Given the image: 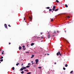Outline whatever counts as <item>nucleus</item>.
Listing matches in <instances>:
<instances>
[{"mask_svg":"<svg viewBox=\"0 0 74 74\" xmlns=\"http://www.w3.org/2000/svg\"><path fill=\"white\" fill-rule=\"evenodd\" d=\"M35 62H36V63H32V65L33 64H38V59L36 60Z\"/></svg>","mask_w":74,"mask_h":74,"instance_id":"f257e3e1","label":"nucleus"},{"mask_svg":"<svg viewBox=\"0 0 74 74\" xmlns=\"http://www.w3.org/2000/svg\"><path fill=\"white\" fill-rule=\"evenodd\" d=\"M28 20H29L30 21H32V19L31 18V17L30 16H29L28 18Z\"/></svg>","mask_w":74,"mask_h":74,"instance_id":"f03ea898","label":"nucleus"},{"mask_svg":"<svg viewBox=\"0 0 74 74\" xmlns=\"http://www.w3.org/2000/svg\"><path fill=\"white\" fill-rule=\"evenodd\" d=\"M4 26L5 27V28H6V29H8L7 25H6V24H5Z\"/></svg>","mask_w":74,"mask_h":74,"instance_id":"7ed1b4c3","label":"nucleus"},{"mask_svg":"<svg viewBox=\"0 0 74 74\" xmlns=\"http://www.w3.org/2000/svg\"><path fill=\"white\" fill-rule=\"evenodd\" d=\"M34 57V55H32V57H31V58H32Z\"/></svg>","mask_w":74,"mask_h":74,"instance_id":"20e7f679","label":"nucleus"},{"mask_svg":"<svg viewBox=\"0 0 74 74\" xmlns=\"http://www.w3.org/2000/svg\"><path fill=\"white\" fill-rule=\"evenodd\" d=\"M51 37L50 35L49 34H48V35L47 37L49 39L50 38V37Z\"/></svg>","mask_w":74,"mask_h":74,"instance_id":"39448f33","label":"nucleus"},{"mask_svg":"<svg viewBox=\"0 0 74 74\" xmlns=\"http://www.w3.org/2000/svg\"><path fill=\"white\" fill-rule=\"evenodd\" d=\"M34 45V43H32L31 44V46H33Z\"/></svg>","mask_w":74,"mask_h":74,"instance_id":"423d86ee","label":"nucleus"},{"mask_svg":"<svg viewBox=\"0 0 74 74\" xmlns=\"http://www.w3.org/2000/svg\"><path fill=\"white\" fill-rule=\"evenodd\" d=\"M23 68H21L20 69V71H23Z\"/></svg>","mask_w":74,"mask_h":74,"instance_id":"0eeeda50","label":"nucleus"},{"mask_svg":"<svg viewBox=\"0 0 74 74\" xmlns=\"http://www.w3.org/2000/svg\"><path fill=\"white\" fill-rule=\"evenodd\" d=\"M58 10V8L56 9L55 10V12H56Z\"/></svg>","mask_w":74,"mask_h":74,"instance_id":"6e6552de","label":"nucleus"},{"mask_svg":"<svg viewBox=\"0 0 74 74\" xmlns=\"http://www.w3.org/2000/svg\"><path fill=\"white\" fill-rule=\"evenodd\" d=\"M68 66V65L67 64H65V67H67Z\"/></svg>","mask_w":74,"mask_h":74,"instance_id":"1a4fd4ad","label":"nucleus"},{"mask_svg":"<svg viewBox=\"0 0 74 74\" xmlns=\"http://www.w3.org/2000/svg\"><path fill=\"white\" fill-rule=\"evenodd\" d=\"M57 56H58V55H59V51H58V52L57 53Z\"/></svg>","mask_w":74,"mask_h":74,"instance_id":"9d476101","label":"nucleus"},{"mask_svg":"<svg viewBox=\"0 0 74 74\" xmlns=\"http://www.w3.org/2000/svg\"><path fill=\"white\" fill-rule=\"evenodd\" d=\"M19 50L21 49V47H19Z\"/></svg>","mask_w":74,"mask_h":74,"instance_id":"9b49d317","label":"nucleus"},{"mask_svg":"<svg viewBox=\"0 0 74 74\" xmlns=\"http://www.w3.org/2000/svg\"><path fill=\"white\" fill-rule=\"evenodd\" d=\"M56 1V2L57 3H59V1H58V0H57Z\"/></svg>","mask_w":74,"mask_h":74,"instance_id":"f8f14e48","label":"nucleus"},{"mask_svg":"<svg viewBox=\"0 0 74 74\" xmlns=\"http://www.w3.org/2000/svg\"><path fill=\"white\" fill-rule=\"evenodd\" d=\"M26 67H23V69H26Z\"/></svg>","mask_w":74,"mask_h":74,"instance_id":"ddd939ff","label":"nucleus"},{"mask_svg":"<svg viewBox=\"0 0 74 74\" xmlns=\"http://www.w3.org/2000/svg\"><path fill=\"white\" fill-rule=\"evenodd\" d=\"M59 55H60V56H61V54L60 53V51H59Z\"/></svg>","mask_w":74,"mask_h":74,"instance_id":"4468645a","label":"nucleus"},{"mask_svg":"<svg viewBox=\"0 0 74 74\" xmlns=\"http://www.w3.org/2000/svg\"><path fill=\"white\" fill-rule=\"evenodd\" d=\"M51 11H52V10L51 9H49V12Z\"/></svg>","mask_w":74,"mask_h":74,"instance_id":"2eb2a0df","label":"nucleus"},{"mask_svg":"<svg viewBox=\"0 0 74 74\" xmlns=\"http://www.w3.org/2000/svg\"><path fill=\"white\" fill-rule=\"evenodd\" d=\"M27 74H31V72H28Z\"/></svg>","mask_w":74,"mask_h":74,"instance_id":"dca6fc26","label":"nucleus"},{"mask_svg":"<svg viewBox=\"0 0 74 74\" xmlns=\"http://www.w3.org/2000/svg\"><path fill=\"white\" fill-rule=\"evenodd\" d=\"M66 7L67 8L68 7V6H67V5L66 4L65 5Z\"/></svg>","mask_w":74,"mask_h":74,"instance_id":"f3484780","label":"nucleus"},{"mask_svg":"<svg viewBox=\"0 0 74 74\" xmlns=\"http://www.w3.org/2000/svg\"><path fill=\"white\" fill-rule=\"evenodd\" d=\"M19 63H18L16 64V66H18V65H19Z\"/></svg>","mask_w":74,"mask_h":74,"instance_id":"a211bd4d","label":"nucleus"},{"mask_svg":"<svg viewBox=\"0 0 74 74\" xmlns=\"http://www.w3.org/2000/svg\"><path fill=\"white\" fill-rule=\"evenodd\" d=\"M21 74H23V73H24V72H23V71H22L21 72Z\"/></svg>","mask_w":74,"mask_h":74,"instance_id":"6ab92c4d","label":"nucleus"},{"mask_svg":"<svg viewBox=\"0 0 74 74\" xmlns=\"http://www.w3.org/2000/svg\"><path fill=\"white\" fill-rule=\"evenodd\" d=\"M12 69L13 70H14V67H13L12 68Z\"/></svg>","mask_w":74,"mask_h":74,"instance_id":"aec40b11","label":"nucleus"},{"mask_svg":"<svg viewBox=\"0 0 74 74\" xmlns=\"http://www.w3.org/2000/svg\"><path fill=\"white\" fill-rule=\"evenodd\" d=\"M28 65L29 66H31V64L30 63H29Z\"/></svg>","mask_w":74,"mask_h":74,"instance_id":"412c9836","label":"nucleus"},{"mask_svg":"<svg viewBox=\"0 0 74 74\" xmlns=\"http://www.w3.org/2000/svg\"><path fill=\"white\" fill-rule=\"evenodd\" d=\"M53 9H56V6H53Z\"/></svg>","mask_w":74,"mask_h":74,"instance_id":"4be33fe9","label":"nucleus"},{"mask_svg":"<svg viewBox=\"0 0 74 74\" xmlns=\"http://www.w3.org/2000/svg\"><path fill=\"white\" fill-rule=\"evenodd\" d=\"M3 59H1V60H0V62H3Z\"/></svg>","mask_w":74,"mask_h":74,"instance_id":"5701e85b","label":"nucleus"},{"mask_svg":"<svg viewBox=\"0 0 74 74\" xmlns=\"http://www.w3.org/2000/svg\"><path fill=\"white\" fill-rule=\"evenodd\" d=\"M50 8L49 7H47L46 8L47 9H49Z\"/></svg>","mask_w":74,"mask_h":74,"instance_id":"b1692460","label":"nucleus"},{"mask_svg":"<svg viewBox=\"0 0 74 74\" xmlns=\"http://www.w3.org/2000/svg\"><path fill=\"white\" fill-rule=\"evenodd\" d=\"M26 67H27V68H29V66H26Z\"/></svg>","mask_w":74,"mask_h":74,"instance_id":"393cba45","label":"nucleus"},{"mask_svg":"<svg viewBox=\"0 0 74 74\" xmlns=\"http://www.w3.org/2000/svg\"><path fill=\"white\" fill-rule=\"evenodd\" d=\"M55 10V8H53L52 9V10L53 11H54Z\"/></svg>","mask_w":74,"mask_h":74,"instance_id":"a878e982","label":"nucleus"},{"mask_svg":"<svg viewBox=\"0 0 74 74\" xmlns=\"http://www.w3.org/2000/svg\"><path fill=\"white\" fill-rule=\"evenodd\" d=\"M22 47L23 48H25V46H24V45Z\"/></svg>","mask_w":74,"mask_h":74,"instance_id":"bb28decb","label":"nucleus"},{"mask_svg":"<svg viewBox=\"0 0 74 74\" xmlns=\"http://www.w3.org/2000/svg\"><path fill=\"white\" fill-rule=\"evenodd\" d=\"M3 57L2 56L1 57L0 59H3Z\"/></svg>","mask_w":74,"mask_h":74,"instance_id":"cd10ccee","label":"nucleus"},{"mask_svg":"<svg viewBox=\"0 0 74 74\" xmlns=\"http://www.w3.org/2000/svg\"><path fill=\"white\" fill-rule=\"evenodd\" d=\"M63 69L64 70H65L66 69H65V68L64 67L63 68Z\"/></svg>","mask_w":74,"mask_h":74,"instance_id":"c85d7f7f","label":"nucleus"},{"mask_svg":"<svg viewBox=\"0 0 74 74\" xmlns=\"http://www.w3.org/2000/svg\"><path fill=\"white\" fill-rule=\"evenodd\" d=\"M8 27H11V26L10 25H8Z\"/></svg>","mask_w":74,"mask_h":74,"instance_id":"c756f323","label":"nucleus"},{"mask_svg":"<svg viewBox=\"0 0 74 74\" xmlns=\"http://www.w3.org/2000/svg\"><path fill=\"white\" fill-rule=\"evenodd\" d=\"M51 21H53V19H51Z\"/></svg>","mask_w":74,"mask_h":74,"instance_id":"7c9ffc66","label":"nucleus"},{"mask_svg":"<svg viewBox=\"0 0 74 74\" xmlns=\"http://www.w3.org/2000/svg\"><path fill=\"white\" fill-rule=\"evenodd\" d=\"M39 69H41L42 67H38Z\"/></svg>","mask_w":74,"mask_h":74,"instance_id":"2f4dec72","label":"nucleus"},{"mask_svg":"<svg viewBox=\"0 0 74 74\" xmlns=\"http://www.w3.org/2000/svg\"><path fill=\"white\" fill-rule=\"evenodd\" d=\"M73 71H71V72H70V73H73Z\"/></svg>","mask_w":74,"mask_h":74,"instance_id":"473e14b6","label":"nucleus"},{"mask_svg":"<svg viewBox=\"0 0 74 74\" xmlns=\"http://www.w3.org/2000/svg\"><path fill=\"white\" fill-rule=\"evenodd\" d=\"M27 69H25V71H27Z\"/></svg>","mask_w":74,"mask_h":74,"instance_id":"72a5a7b5","label":"nucleus"},{"mask_svg":"<svg viewBox=\"0 0 74 74\" xmlns=\"http://www.w3.org/2000/svg\"><path fill=\"white\" fill-rule=\"evenodd\" d=\"M67 18H70V17L69 16H68Z\"/></svg>","mask_w":74,"mask_h":74,"instance_id":"f704fd0d","label":"nucleus"},{"mask_svg":"<svg viewBox=\"0 0 74 74\" xmlns=\"http://www.w3.org/2000/svg\"><path fill=\"white\" fill-rule=\"evenodd\" d=\"M1 54H4V52H2V53H1Z\"/></svg>","mask_w":74,"mask_h":74,"instance_id":"c9c22d12","label":"nucleus"},{"mask_svg":"<svg viewBox=\"0 0 74 74\" xmlns=\"http://www.w3.org/2000/svg\"><path fill=\"white\" fill-rule=\"evenodd\" d=\"M25 17H24V20H25Z\"/></svg>","mask_w":74,"mask_h":74,"instance_id":"e433bc0d","label":"nucleus"},{"mask_svg":"<svg viewBox=\"0 0 74 74\" xmlns=\"http://www.w3.org/2000/svg\"><path fill=\"white\" fill-rule=\"evenodd\" d=\"M23 50H25V49L23 48Z\"/></svg>","mask_w":74,"mask_h":74,"instance_id":"4c0bfd02","label":"nucleus"},{"mask_svg":"<svg viewBox=\"0 0 74 74\" xmlns=\"http://www.w3.org/2000/svg\"><path fill=\"white\" fill-rule=\"evenodd\" d=\"M42 32H41L40 33V34L42 35Z\"/></svg>","mask_w":74,"mask_h":74,"instance_id":"58836bf2","label":"nucleus"},{"mask_svg":"<svg viewBox=\"0 0 74 74\" xmlns=\"http://www.w3.org/2000/svg\"><path fill=\"white\" fill-rule=\"evenodd\" d=\"M23 65V64H21V66H22Z\"/></svg>","mask_w":74,"mask_h":74,"instance_id":"ea45409f","label":"nucleus"},{"mask_svg":"<svg viewBox=\"0 0 74 74\" xmlns=\"http://www.w3.org/2000/svg\"><path fill=\"white\" fill-rule=\"evenodd\" d=\"M26 53H29V52H26Z\"/></svg>","mask_w":74,"mask_h":74,"instance_id":"a19ab883","label":"nucleus"},{"mask_svg":"<svg viewBox=\"0 0 74 74\" xmlns=\"http://www.w3.org/2000/svg\"><path fill=\"white\" fill-rule=\"evenodd\" d=\"M56 64V62H55L54 63V64Z\"/></svg>","mask_w":74,"mask_h":74,"instance_id":"79ce46f5","label":"nucleus"},{"mask_svg":"<svg viewBox=\"0 0 74 74\" xmlns=\"http://www.w3.org/2000/svg\"><path fill=\"white\" fill-rule=\"evenodd\" d=\"M11 43L9 42V45H10V44Z\"/></svg>","mask_w":74,"mask_h":74,"instance_id":"37998d69","label":"nucleus"},{"mask_svg":"<svg viewBox=\"0 0 74 74\" xmlns=\"http://www.w3.org/2000/svg\"><path fill=\"white\" fill-rule=\"evenodd\" d=\"M33 61H31V63H33Z\"/></svg>","mask_w":74,"mask_h":74,"instance_id":"c03bdc74","label":"nucleus"},{"mask_svg":"<svg viewBox=\"0 0 74 74\" xmlns=\"http://www.w3.org/2000/svg\"><path fill=\"white\" fill-rule=\"evenodd\" d=\"M64 32H66V31H65H65H64Z\"/></svg>","mask_w":74,"mask_h":74,"instance_id":"a18cd8bd","label":"nucleus"},{"mask_svg":"<svg viewBox=\"0 0 74 74\" xmlns=\"http://www.w3.org/2000/svg\"><path fill=\"white\" fill-rule=\"evenodd\" d=\"M47 55H48V56L49 55V54H47Z\"/></svg>","mask_w":74,"mask_h":74,"instance_id":"49530a36","label":"nucleus"},{"mask_svg":"<svg viewBox=\"0 0 74 74\" xmlns=\"http://www.w3.org/2000/svg\"><path fill=\"white\" fill-rule=\"evenodd\" d=\"M57 32H58V33H59V31H57Z\"/></svg>","mask_w":74,"mask_h":74,"instance_id":"de8ad7c7","label":"nucleus"},{"mask_svg":"<svg viewBox=\"0 0 74 74\" xmlns=\"http://www.w3.org/2000/svg\"><path fill=\"white\" fill-rule=\"evenodd\" d=\"M49 72H48L47 73H49Z\"/></svg>","mask_w":74,"mask_h":74,"instance_id":"09e8293b","label":"nucleus"},{"mask_svg":"<svg viewBox=\"0 0 74 74\" xmlns=\"http://www.w3.org/2000/svg\"><path fill=\"white\" fill-rule=\"evenodd\" d=\"M41 37L42 38V36H41Z\"/></svg>","mask_w":74,"mask_h":74,"instance_id":"8fccbe9b","label":"nucleus"},{"mask_svg":"<svg viewBox=\"0 0 74 74\" xmlns=\"http://www.w3.org/2000/svg\"><path fill=\"white\" fill-rule=\"evenodd\" d=\"M40 37H38V38H40Z\"/></svg>","mask_w":74,"mask_h":74,"instance_id":"3c124183","label":"nucleus"},{"mask_svg":"<svg viewBox=\"0 0 74 74\" xmlns=\"http://www.w3.org/2000/svg\"><path fill=\"white\" fill-rule=\"evenodd\" d=\"M34 67H35V65H34Z\"/></svg>","mask_w":74,"mask_h":74,"instance_id":"603ef678","label":"nucleus"},{"mask_svg":"<svg viewBox=\"0 0 74 74\" xmlns=\"http://www.w3.org/2000/svg\"><path fill=\"white\" fill-rule=\"evenodd\" d=\"M2 51L3 52H4V51Z\"/></svg>","mask_w":74,"mask_h":74,"instance_id":"864d4df0","label":"nucleus"},{"mask_svg":"<svg viewBox=\"0 0 74 74\" xmlns=\"http://www.w3.org/2000/svg\"><path fill=\"white\" fill-rule=\"evenodd\" d=\"M54 33H56V32H55H55H54Z\"/></svg>","mask_w":74,"mask_h":74,"instance_id":"5fc2aeb1","label":"nucleus"},{"mask_svg":"<svg viewBox=\"0 0 74 74\" xmlns=\"http://www.w3.org/2000/svg\"><path fill=\"white\" fill-rule=\"evenodd\" d=\"M53 12V11H52V12Z\"/></svg>","mask_w":74,"mask_h":74,"instance_id":"6e6d98bb","label":"nucleus"},{"mask_svg":"<svg viewBox=\"0 0 74 74\" xmlns=\"http://www.w3.org/2000/svg\"><path fill=\"white\" fill-rule=\"evenodd\" d=\"M42 40H41V42H42Z\"/></svg>","mask_w":74,"mask_h":74,"instance_id":"4d7b16f0","label":"nucleus"},{"mask_svg":"<svg viewBox=\"0 0 74 74\" xmlns=\"http://www.w3.org/2000/svg\"><path fill=\"white\" fill-rule=\"evenodd\" d=\"M1 63V62H0V63Z\"/></svg>","mask_w":74,"mask_h":74,"instance_id":"13d9d810","label":"nucleus"},{"mask_svg":"<svg viewBox=\"0 0 74 74\" xmlns=\"http://www.w3.org/2000/svg\"><path fill=\"white\" fill-rule=\"evenodd\" d=\"M27 71H28V70H27Z\"/></svg>","mask_w":74,"mask_h":74,"instance_id":"bf43d9fd","label":"nucleus"}]
</instances>
